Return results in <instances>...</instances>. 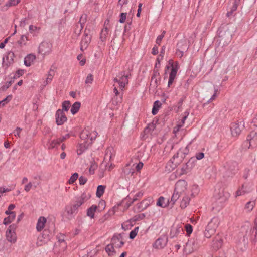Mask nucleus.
<instances>
[{
	"instance_id": "f257e3e1",
	"label": "nucleus",
	"mask_w": 257,
	"mask_h": 257,
	"mask_svg": "<svg viewBox=\"0 0 257 257\" xmlns=\"http://www.w3.org/2000/svg\"><path fill=\"white\" fill-rule=\"evenodd\" d=\"M90 197L91 195L89 193L84 192L77 198L73 204L67 205L63 213V219L65 221H69L73 218L77 213L79 207L88 200Z\"/></svg>"
},
{
	"instance_id": "f03ea898",
	"label": "nucleus",
	"mask_w": 257,
	"mask_h": 257,
	"mask_svg": "<svg viewBox=\"0 0 257 257\" xmlns=\"http://www.w3.org/2000/svg\"><path fill=\"white\" fill-rule=\"evenodd\" d=\"M229 24H222L218 30L219 43L223 46L228 44L232 38V31Z\"/></svg>"
},
{
	"instance_id": "7ed1b4c3",
	"label": "nucleus",
	"mask_w": 257,
	"mask_h": 257,
	"mask_svg": "<svg viewBox=\"0 0 257 257\" xmlns=\"http://www.w3.org/2000/svg\"><path fill=\"white\" fill-rule=\"evenodd\" d=\"M112 243L107 245L105 247V251L109 256H113L115 254L114 246L121 248L124 244L123 235L121 234H115L111 239Z\"/></svg>"
},
{
	"instance_id": "20e7f679",
	"label": "nucleus",
	"mask_w": 257,
	"mask_h": 257,
	"mask_svg": "<svg viewBox=\"0 0 257 257\" xmlns=\"http://www.w3.org/2000/svg\"><path fill=\"white\" fill-rule=\"evenodd\" d=\"M15 224L11 225L6 232L7 240L12 243H14L17 240L16 234L15 232Z\"/></svg>"
},
{
	"instance_id": "39448f33",
	"label": "nucleus",
	"mask_w": 257,
	"mask_h": 257,
	"mask_svg": "<svg viewBox=\"0 0 257 257\" xmlns=\"http://www.w3.org/2000/svg\"><path fill=\"white\" fill-rule=\"evenodd\" d=\"M244 147L249 148L257 145V133L252 132L247 137V140L243 143Z\"/></svg>"
},
{
	"instance_id": "423d86ee",
	"label": "nucleus",
	"mask_w": 257,
	"mask_h": 257,
	"mask_svg": "<svg viewBox=\"0 0 257 257\" xmlns=\"http://www.w3.org/2000/svg\"><path fill=\"white\" fill-rule=\"evenodd\" d=\"M52 44L48 42L43 41L39 45L38 51L44 55L49 54L52 51Z\"/></svg>"
},
{
	"instance_id": "0eeeda50",
	"label": "nucleus",
	"mask_w": 257,
	"mask_h": 257,
	"mask_svg": "<svg viewBox=\"0 0 257 257\" xmlns=\"http://www.w3.org/2000/svg\"><path fill=\"white\" fill-rule=\"evenodd\" d=\"M130 75V72H126L125 71H122L118 76L119 77V86L122 90L124 88L125 85L128 83V77Z\"/></svg>"
},
{
	"instance_id": "6e6552de",
	"label": "nucleus",
	"mask_w": 257,
	"mask_h": 257,
	"mask_svg": "<svg viewBox=\"0 0 257 257\" xmlns=\"http://www.w3.org/2000/svg\"><path fill=\"white\" fill-rule=\"evenodd\" d=\"M56 122L58 125H61L67 120V118L63 110L58 109L55 114Z\"/></svg>"
},
{
	"instance_id": "1a4fd4ad",
	"label": "nucleus",
	"mask_w": 257,
	"mask_h": 257,
	"mask_svg": "<svg viewBox=\"0 0 257 257\" xmlns=\"http://www.w3.org/2000/svg\"><path fill=\"white\" fill-rule=\"evenodd\" d=\"M187 183L184 180H179L178 181L175 186L174 191L177 193L183 194L187 189Z\"/></svg>"
},
{
	"instance_id": "9d476101",
	"label": "nucleus",
	"mask_w": 257,
	"mask_h": 257,
	"mask_svg": "<svg viewBox=\"0 0 257 257\" xmlns=\"http://www.w3.org/2000/svg\"><path fill=\"white\" fill-rule=\"evenodd\" d=\"M177 50L176 53L180 57H182L184 52L186 51L188 48V46L186 40H181L177 44Z\"/></svg>"
},
{
	"instance_id": "9b49d317",
	"label": "nucleus",
	"mask_w": 257,
	"mask_h": 257,
	"mask_svg": "<svg viewBox=\"0 0 257 257\" xmlns=\"http://www.w3.org/2000/svg\"><path fill=\"white\" fill-rule=\"evenodd\" d=\"M242 125L241 122H234L231 124L230 130L231 134L234 137L238 136L242 130Z\"/></svg>"
},
{
	"instance_id": "f8f14e48",
	"label": "nucleus",
	"mask_w": 257,
	"mask_h": 257,
	"mask_svg": "<svg viewBox=\"0 0 257 257\" xmlns=\"http://www.w3.org/2000/svg\"><path fill=\"white\" fill-rule=\"evenodd\" d=\"M167 238L165 236H161L158 238L153 244V247L157 249H162L167 244Z\"/></svg>"
},
{
	"instance_id": "ddd939ff",
	"label": "nucleus",
	"mask_w": 257,
	"mask_h": 257,
	"mask_svg": "<svg viewBox=\"0 0 257 257\" xmlns=\"http://www.w3.org/2000/svg\"><path fill=\"white\" fill-rule=\"evenodd\" d=\"M91 36L85 33L80 43V49L82 51L87 49L91 41Z\"/></svg>"
},
{
	"instance_id": "4468645a",
	"label": "nucleus",
	"mask_w": 257,
	"mask_h": 257,
	"mask_svg": "<svg viewBox=\"0 0 257 257\" xmlns=\"http://www.w3.org/2000/svg\"><path fill=\"white\" fill-rule=\"evenodd\" d=\"M229 3L231 4L232 6L229 8L230 10L228 11L226 16H230L231 15L235 16L236 15V13H234V12L237 10V8L240 3L233 0L230 1Z\"/></svg>"
},
{
	"instance_id": "2eb2a0df",
	"label": "nucleus",
	"mask_w": 257,
	"mask_h": 257,
	"mask_svg": "<svg viewBox=\"0 0 257 257\" xmlns=\"http://www.w3.org/2000/svg\"><path fill=\"white\" fill-rule=\"evenodd\" d=\"M219 222L220 221L219 218L218 217H214L212 218L210 222L208 223L206 227L216 231L217 228L218 227Z\"/></svg>"
},
{
	"instance_id": "dca6fc26",
	"label": "nucleus",
	"mask_w": 257,
	"mask_h": 257,
	"mask_svg": "<svg viewBox=\"0 0 257 257\" xmlns=\"http://www.w3.org/2000/svg\"><path fill=\"white\" fill-rule=\"evenodd\" d=\"M183 229L181 226L179 225H174L171 229L170 235L171 238L177 236L180 233L183 232Z\"/></svg>"
},
{
	"instance_id": "f3484780",
	"label": "nucleus",
	"mask_w": 257,
	"mask_h": 257,
	"mask_svg": "<svg viewBox=\"0 0 257 257\" xmlns=\"http://www.w3.org/2000/svg\"><path fill=\"white\" fill-rule=\"evenodd\" d=\"M46 222V219L44 217H40L37 222L36 229L38 231H41L44 228L45 223Z\"/></svg>"
},
{
	"instance_id": "a211bd4d",
	"label": "nucleus",
	"mask_w": 257,
	"mask_h": 257,
	"mask_svg": "<svg viewBox=\"0 0 257 257\" xmlns=\"http://www.w3.org/2000/svg\"><path fill=\"white\" fill-rule=\"evenodd\" d=\"M35 59L36 56L35 55L33 54H28L24 59V64L26 66H30Z\"/></svg>"
},
{
	"instance_id": "6ab92c4d",
	"label": "nucleus",
	"mask_w": 257,
	"mask_h": 257,
	"mask_svg": "<svg viewBox=\"0 0 257 257\" xmlns=\"http://www.w3.org/2000/svg\"><path fill=\"white\" fill-rule=\"evenodd\" d=\"M165 198L163 196L160 197L157 200V205L162 208H165L170 205L169 200H168L166 202H165Z\"/></svg>"
},
{
	"instance_id": "aec40b11",
	"label": "nucleus",
	"mask_w": 257,
	"mask_h": 257,
	"mask_svg": "<svg viewBox=\"0 0 257 257\" xmlns=\"http://www.w3.org/2000/svg\"><path fill=\"white\" fill-rule=\"evenodd\" d=\"M250 191L249 189L247 188V186L242 185L241 187L236 192L235 197L243 195L246 193H248Z\"/></svg>"
},
{
	"instance_id": "412c9836",
	"label": "nucleus",
	"mask_w": 257,
	"mask_h": 257,
	"mask_svg": "<svg viewBox=\"0 0 257 257\" xmlns=\"http://www.w3.org/2000/svg\"><path fill=\"white\" fill-rule=\"evenodd\" d=\"M151 201V199H147L143 200L140 204H138V209L140 210H143L146 209L150 205Z\"/></svg>"
},
{
	"instance_id": "4be33fe9",
	"label": "nucleus",
	"mask_w": 257,
	"mask_h": 257,
	"mask_svg": "<svg viewBox=\"0 0 257 257\" xmlns=\"http://www.w3.org/2000/svg\"><path fill=\"white\" fill-rule=\"evenodd\" d=\"M97 208V206L95 205H93L87 210V215L90 217L91 219L94 217L95 212Z\"/></svg>"
},
{
	"instance_id": "5701e85b",
	"label": "nucleus",
	"mask_w": 257,
	"mask_h": 257,
	"mask_svg": "<svg viewBox=\"0 0 257 257\" xmlns=\"http://www.w3.org/2000/svg\"><path fill=\"white\" fill-rule=\"evenodd\" d=\"M169 64L171 66V70L170 74L176 76L177 71L178 70V67L177 62L176 63V64L174 65L172 60H169Z\"/></svg>"
},
{
	"instance_id": "b1692460",
	"label": "nucleus",
	"mask_w": 257,
	"mask_h": 257,
	"mask_svg": "<svg viewBox=\"0 0 257 257\" xmlns=\"http://www.w3.org/2000/svg\"><path fill=\"white\" fill-rule=\"evenodd\" d=\"M213 247L215 250H217L220 248L222 245L223 240L221 238L219 237L216 238L215 240H213Z\"/></svg>"
},
{
	"instance_id": "393cba45",
	"label": "nucleus",
	"mask_w": 257,
	"mask_h": 257,
	"mask_svg": "<svg viewBox=\"0 0 257 257\" xmlns=\"http://www.w3.org/2000/svg\"><path fill=\"white\" fill-rule=\"evenodd\" d=\"M181 194L176 192L175 191H174V193L172 195L170 201H169L170 205L171 207L174 205L176 201L179 198Z\"/></svg>"
},
{
	"instance_id": "a878e982",
	"label": "nucleus",
	"mask_w": 257,
	"mask_h": 257,
	"mask_svg": "<svg viewBox=\"0 0 257 257\" xmlns=\"http://www.w3.org/2000/svg\"><path fill=\"white\" fill-rule=\"evenodd\" d=\"M109 28L106 26L103 29L100 33V39L101 41L104 42L106 40V37L108 34Z\"/></svg>"
},
{
	"instance_id": "bb28decb",
	"label": "nucleus",
	"mask_w": 257,
	"mask_h": 257,
	"mask_svg": "<svg viewBox=\"0 0 257 257\" xmlns=\"http://www.w3.org/2000/svg\"><path fill=\"white\" fill-rule=\"evenodd\" d=\"M228 169L231 171L235 173L238 170V163L235 161H231L227 163Z\"/></svg>"
},
{
	"instance_id": "cd10ccee",
	"label": "nucleus",
	"mask_w": 257,
	"mask_h": 257,
	"mask_svg": "<svg viewBox=\"0 0 257 257\" xmlns=\"http://www.w3.org/2000/svg\"><path fill=\"white\" fill-rule=\"evenodd\" d=\"M255 205V200L250 201L246 203V204L245 205L244 208L247 212H249L252 210Z\"/></svg>"
},
{
	"instance_id": "c85d7f7f",
	"label": "nucleus",
	"mask_w": 257,
	"mask_h": 257,
	"mask_svg": "<svg viewBox=\"0 0 257 257\" xmlns=\"http://www.w3.org/2000/svg\"><path fill=\"white\" fill-rule=\"evenodd\" d=\"M81 106V103L80 102H75L72 106L71 108V112L72 114H75L79 111Z\"/></svg>"
},
{
	"instance_id": "c756f323",
	"label": "nucleus",
	"mask_w": 257,
	"mask_h": 257,
	"mask_svg": "<svg viewBox=\"0 0 257 257\" xmlns=\"http://www.w3.org/2000/svg\"><path fill=\"white\" fill-rule=\"evenodd\" d=\"M28 40V36L25 35H23L21 36L20 39L17 41V43L20 47H22L26 45L27 41Z\"/></svg>"
},
{
	"instance_id": "7c9ffc66",
	"label": "nucleus",
	"mask_w": 257,
	"mask_h": 257,
	"mask_svg": "<svg viewBox=\"0 0 257 257\" xmlns=\"http://www.w3.org/2000/svg\"><path fill=\"white\" fill-rule=\"evenodd\" d=\"M105 189V186L104 185H99L97 187V191H96V196L97 197L100 198L104 194V191Z\"/></svg>"
},
{
	"instance_id": "2f4dec72",
	"label": "nucleus",
	"mask_w": 257,
	"mask_h": 257,
	"mask_svg": "<svg viewBox=\"0 0 257 257\" xmlns=\"http://www.w3.org/2000/svg\"><path fill=\"white\" fill-rule=\"evenodd\" d=\"M161 103L159 101L157 100L155 101L154 103L153 109L152 110V113L153 115H155L157 113L159 108L161 107Z\"/></svg>"
},
{
	"instance_id": "473e14b6",
	"label": "nucleus",
	"mask_w": 257,
	"mask_h": 257,
	"mask_svg": "<svg viewBox=\"0 0 257 257\" xmlns=\"http://www.w3.org/2000/svg\"><path fill=\"white\" fill-rule=\"evenodd\" d=\"M16 217V213H11V215L5 218L4 220V224L7 225L12 222Z\"/></svg>"
},
{
	"instance_id": "72a5a7b5",
	"label": "nucleus",
	"mask_w": 257,
	"mask_h": 257,
	"mask_svg": "<svg viewBox=\"0 0 257 257\" xmlns=\"http://www.w3.org/2000/svg\"><path fill=\"white\" fill-rule=\"evenodd\" d=\"M158 85V82L157 79H153L151 78L150 82V90H153V91L156 90Z\"/></svg>"
},
{
	"instance_id": "f704fd0d",
	"label": "nucleus",
	"mask_w": 257,
	"mask_h": 257,
	"mask_svg": "<svg viewBox=\"0 0 257 257\" xmlns=\"http://www.w3.org/2000/svg\"><path fill=\"white\" fill-rule=\"evenodd\" d=\"M90 133L87 130H83L80 134V138L83 140H87L86 142H89Z\"/></svg>"
},
{
	"instance_id": "c9c22d12",
	"label": "nucleus",
	"mask_w": 257,
	"mask_h": 257,
	"mask_svg": "<svg viewBox=\"0 0 257 257\" xmlns=\"http://www.w3.org/2000/svg\"><path fill=\"white\" fill-rule=\"evenodd\" d=\"M190 199L187 196L184 197L180 203L181 208H185L189 204Z\"/></svg>"
},
{
	"instance_id": "e433bc0d",
	"label": "nucleus",
	"mask_w": 257,
	"mask_h": 257,
	"mask_svg": "<svg viewBox=\"0 0 257 257\" xmlns=\"http://www.w3.org/2000/svg\"><path fill=\"white\" fill-rule=\"evenodd\" d=\"M215 231H216L213 229L206 227L204 231V236L205 237L209 238L215 232Z\"/></svg>"
},
{
	"instance_id": "4c0bfd02",
	"label": "nucleus",
	"mask_w": 257,
	"mask_h": 257,
	"mask_svg": "<svg viewBox=\"0 0 257 257\" xmlns=\"http://www.w3.org/2000/svg\"><path fill=\"white\" fill-rule=\"evenodd\" d=\"M215 231H216L213 229L206 227L204 231V236L205 237L209 238L215 232Z\"/></svg>"
},
{
	"instance_id": "58836bf2",
	"label": "nucleus",
	"mask_w": 257,
	"mask_h": 257,
	"mask_svg": "<svg viewBox=\"0 0 257 257\" xmlns=\"http://www.w3.org/2000/svg\"><path fill=\"white\" fill-rule=\"evenodd\" d=\"M215 231H216L213 229L206 227L204 231V236L205 237L209 238L215 232Z\"/></svg>"
},
{
	"instance_id": "ea45409f",
	"label": "nucleus",
	"mask_w": 257,
	"mask_h": 257,
	"mask_svg": "<svg viewBox=\"0 0 257 257\" xmlns=\"http://www.w3.org/2000/svg\"><path fill=\"white\" fill-rule=\"evenodd\" d=\"M215 231H216L213 229L206 227L204 231V236L205 237L209 238L215 232Z\"/></svg>"
},
{
	"instance_id": "a19ab883",
	"label": "nucleus",
	"mask_w": 257,
	"mask_h": 257,
	"mask_svg": "<svg viewBox=\"0 0 257 257\" xmlns=\"http://www.w3.org/2000/svg\"><path fill=\"white\" fill-rule=\"evenodd\" d=\"M12 99V95H9L5 99L0 101V107H4L6 104L8 103Z\"/></svg>"
},
{
	"instance_id": "79ce46f5",
	"label": "nucleus",
	"mask_w": 257,
	"mask_h": 257,
	"mask_svg": "<svg viewBox=\"0 0 257 257\" xmlns=\"http://www.w3.org/2000/svg\"><path fill=\"white\" fill-rule=\"evenodd\" d=\"M61 143V142L60 138L54 140L52 141L50 143L49 149H53L56 147L57 145H59Z\"/></svg>"
},
{
	"instance_id": "37998d69",
	"label": "nucleus",
	"mask_w": 257,
	"mask_h": 257,
	"mask_svg": "<svg viewBox=\"0 0 257 257\" xmlns=\"http://www.w3.org/2000/svg\"><path fill=\"white\" fill-rule=\"evenodd\" d=\"M195 161V158L194 157L191 158L190 160L186 163V169H191L194 166V163Z\"/></svg>"
},
{
	"instance_id": "c03bdc74",
	"label": "nucleus",
	"mask_w": 257,
	"mask_h": 257,
	"mask_svg": "<svg viewBox=\"0 0 257 257\" xmlns=\"http://www.w3.org/2000/svg\"><path fill=\"white\" fill-rule=\"evenodd\" d=\"M14 53L13 52L8 53L6 57V60L8 61L9 64L12 63L14 61Z\"/></svg>"
},
{
	"instance_id": "a18cd8bd",
	"label": "nucleus",
	"mask_w": 257,
	"mask_h": 257,
	"mask_svg": "<svg viewBox=\"0 0 257 257\" xmlns=\"http://www.w3.org/2000/svg\"><path fill=\"white\" fill-rule=\"evenodd\" d=\"M139 230V227H136L133 230L131 231L129 235L130 239H134L137 235Z\"/></svg>"
},
{
	"instance_id": "49530a36",
	"label": "nucleus",
	"mask_w": 257,
	"mask_h": 257,
	"mask_svg": "<svg viewBox=\"0 0 257 257\" xmlns=\"http://www.w3.org/2000/svg\"><path fill=\"white\" fill-rule=\"evenodd\" d=\"M70 105V102L69 101H64L63 103H62V108H63L62 110L67 111L69 110Z\"/></svg>"
},
{
	"instance_id": "de8ad7c7",
	"label": "nucleus",
	"mask_w": 257,
	"mask_h": 257,
	"mask_svg": "<svg viewBox=\"0 0 257 257\" xmlns=\"http://www.w3.org/2000/svg\"><path fill=\"white\" fill-rule=\"evenodd\" d=\"M145 217V215L144 214H141L135 216L131 219V220H132L133 222H135L136 221L143 219Z\"/></svg>"
},
{
	"instance_id": "09e8293b",
	"label": "nucleus",
	"mask_w": 257,
	"mask_h": 257,
	"mask_svg": "<svg viewBox=\"0 0 257 257\" xmlns=\"http://www.w3.org/2000/svg\"><path fill=\"white\" fill-rule=\"evenodd\" d=\"M78 177V174L77 173H74L70 177L69 183L70 184H73L77 179Z\"/></svg>"
},
{
	"instance_id": "8fccbe9b",
	"label": "nucleus",
	"mask_w": 257,
	"mask_h": 257,
	"mask_svg": "<svg viewBox=\"0 0 257 257\" xmlns=\"http://www.w3.org/2000/svg\"><path fill=\"white\" fill-rule=\"evenodd\" d=\"M152 78H153V79H157L158 78L160 80V74H159V70L157 68H154V70H153V74L152 76Z\"/></svg>"
},
{
	"instance_id": "3c124183",
	"label": "nucleus",
	"mask_w": 257,
	"mask_h": 257,
	"mask_svg": "<svg viewBox=\"0 0 257 257\" xmlns=\"http://www.w3.org/2000/svg\"><path fill=\"white\" fill-rule=\"evenodd\" d=\"M93 81V75L92 74H89L86 77L85 80L86 84H92Z\"/></svg>"
},
{
	"instance_id": "603ef678",
	"label": "nucleus",
	"mask_w": 257,
	"mask_h": 257,
	"mask_svg": "<svg viewBox=\"0 0 257 257\" xmlns=\"http://www.w3.org/2000/svg\"><path fill=\"white\" fill-rule=\"evenodd\" d=\"M87 21V17H80L79 21L77 25L82 26L83 28L84 24Z\"/></svg>"
},
{
	"instance_id": "864d4df0",
	"label": "nucleus",
	"mask_w": 257,
	"mask_h": 257,
	"mask_svg": "<svg viewBox=\"0 0 257 257\" xmlns=\"http://www.w3.org/2000/svg\"><path fill=\"white\" fill-rule=\"evenodd\" d=\"M20 2V0H9V1L7 3L6 6L9 7L15 6L17 5Z\"/></svg>"
},
{
	"instance_id": "5fc2aeb1",
	"label": "nucleus",
	"mask_w": 257,
	"mask_h": 257,
	"mask_svg": "<svg viewBox=\"0 0 257 257\" xmlns=\"http://www.w3.org/2000/svg\"><path fill=\"white\" fill-rule=\"evenodd\" d=\"M185 229H186L187 234L189 235L192 232V230H193L192 226L190 224H186L185 226Z\"/></svg>"
},
{
	"instance_id": "6e6d98bb",
	"label": "nucleus",
	"mask_w": 257,
	"mask_h": 257,
	"mask_svg": "<svg viewBox=\"0 0 257 257\" xmlns=\"http://www.w3.org/2000/svg\"><path fill=\"white\" fill-rule=\"evenodd\" d=\"M97 135V133L95 131H93L90 133L89 135V139L90 140V143H92V142L96 138V136Z\"/></svg>"
},
{
	"instance_id": "4d7b16f0",
	"label": "nucleus",
	"mask_w": 257,
	"mask_h": 257,
	"mask_svg": "<svg viewBox=\"0 0 257 257\" xmlns=\"http://www.w3.org/2000/svg\"><path fill=\"white\" fill-rule=\"evenodd\" d=\"M83 28L82 26H79V25H76V28L75 29V30H74V33L77 35H79L81 33V30H82Z\"/></svg>"
},
{
	"instance_id": "13d9d810",
	"label": "nucleus",
	"mask_w": 257,
	"mask_h": 257,
	"mask_svg": "<svg viewBox=\"0 0 257 257\" xmlns=\"http://www.w3.org/2000/svg\"><path fill=\"white\" fill-rule=\"evenodd\" d=\"M217 89L215 88V87L214 86V93L213 95L211 96V97L209 99V100H208L207 103H209L211 101H212L216 98V97H217Z\"/></svg>"
},
{
	"instance_id": "bf43d9fd",
	"label": "nucleus",
	"mask_w": 257,
	"mask_h": 257,
	"mask_svg": "<svg viewBox=\"0 0 257 257\" xmlns=\"http://www.w3.org/2000/svg\"><path fill=\"white\" fill-rule=\"evenodd\" d=\"M86 149L85 145L81 144L80 145L79 148L78 149L77 153L78 155L81 154Z\"/></svg>"
},
{
	"instance_id": "052dcab7",
	"label": "nucleus",
	"mask_w": 257,
	"mask_h": 257,
	"mask_svg": "<svg viewBox=\"0 0 257 257\" xmlns=\"http://www.w3.org/2000/svg\"><path fill=\"white\" fill-rule=\"evenodd\" d=\"M79 184L80 185H84L86 183V182L87 181V179L85 177L81 176L80 177V178L79 179Z\"/></svg>"
},
{
	"instance_id": "680f3d73",
	"label": "nucleus",
	"mask_w": 257,
	"mask_h": 257,
	"mask_svg": "<svg viewBox=\"0 0 257 257\" xmlns=\"http://www.w3.org/2000/svg\"><path fill=\"white\" fill-rule=\"evenodd\" d=\"M175 77H176L175 76L169 74V81H168V87H170L171 86V85L172 84Z\"/></svg>"
},
{
	"instance_id": "e2e57ef3",
	"label": "nucleus",
	"mask_w": 257,
	"mask_h": 257,
	"mask_svg": "<svg viewBox=\"0 0 257 257\" xmlns=\"http://www.w3.org/2000/svg\"><path fill=\"white\" fill-rule=\"evenodd\" d=\"M143 195V193L142 192H138L135 196V197H134V198L133 199V201L132 202V203L135 202V201H136L138 198H140Z\"/></svg>"
},
{
	"instance_id": "0e129e2a",
	"label": "nucleus",
	"mask_w": 257,
	"mask_h": 257,
	"mask_svg": "<svg viewBox=\"0 0 257 257\" xmlns=\"http://www.w3.org/2000/svg\"><path fill=\"white\" fill-rule=\"evenodd\" d=\"M189 115V112L188 111H185L184 112V115L183 116L182 119L181 120L182 124L179 125V126H181L185 122V120L187 118Z\"/></svg>"
},
{
	"instance_id": "69168bd1",
	"label": "nucleus",
	"mask_w": 257,
	"mask_h": 257,
	"mask_svg": "<svg viewBox=\"0 0 257 257\" xmlns=\"http://www.w3.org/2000/svg\"><path fill=\"white\" fill-rule=\"evenodd\" d=\"M204 154L202 152H199L196 154L195 157H194L196 159L200 160L204 158Z\"/></svg>"
},
{
	"instance_id": "338daca9",
	"label": "nucleus",
	"mask_w": 257,
	"mask_h": 257,
	"mask_svg": "<svg viewBox=\"0 0 257 257\" xmlns=\"http://www.w3.org/2000/svg\"><path fill=\"white\" fill-rule=\"evenodd\" d=\"M29 29L30 33H32L33 32L35 31H38L40 29V28L31 25L29 26Z\"/></svg>"
},
{
	"instance_id": "774afa93",
	"label": "nucleus",
	"mask_w": 257,
	"mask_h": 257,
	"mask_svg": "<svg viewBox=\"0 0 257 257\" xmlns=\"http://www.w3.org/2000/svg\"><path fill=\"white\" fill-rule=\"evenodd\" d=\"M255 231V237H256L257 236V218L255 219L254 221V226L253 227V230H252V233H254V231Z\"/></svg>"
}]
</instances>
